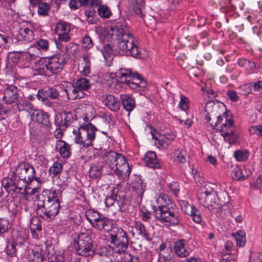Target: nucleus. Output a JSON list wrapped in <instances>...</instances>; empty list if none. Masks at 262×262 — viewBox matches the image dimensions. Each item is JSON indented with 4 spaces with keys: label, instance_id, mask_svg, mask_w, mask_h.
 <instances>
[{
    "label": "nucleus",
    "instance_id": "nucleus-1",
    "mask_svg": "<svg viewBox=\"0 0 262 262\" xmlns=\"http://www.w3.org/2000/svg\"><path fill=\"white\" fill-rule=\"evenodd\" d=\"M61 193L60 191L55 189L43 191L38 198L36 209L37 214L48 221L54 219L60 210L59 197Z\"/></svg>",
    "mask_w": 262,
    "mask_h": 262
},
{
    "label": "nucleus",
    "instance_id": "nucleus-2",
    "mask_svg": "<svg viewBox=\"0 0 262 262\" xmlns=\"http://www.w3.org/2000/svg\"><path fill=\"white\" fill-rule=\"evenodd\" d=\"M110 31L112 36L116 37L120 50L127 55L136 58L140 57V52L135 43V38L128 33L127 28L124 22H118L114 26L111 27Z\"/></svg>",
    "mask_w": 262,
    "mask_h": 262
},
{
    "label": "nucleus",
    "instance_id": "nucleus-3",
    "mask_svg": "<svg viewBox=\"0 0 262 262\" xmlns=\"http://www.w3.org/2000/svg\"><path fill=\"white\" fill-rule=\"evenodd\" d=\"M114 76L117 78L118 82L126 84L137 92L141 93L146 88V80L139 74L132 72L130 69H120L116 74H112L111 77L114 78Z\"/></svg>",
    "mask_w": 262,
    "mask_h": 262
},
{
    "label": "nucleus",
    "instance_id": "nucleus-4",
    "mask_svg": "<svg viewBox=\"0 0 262 262\" xmlns=\"http://www.w3.org/2000/svg\"><path fill=\"white\" fill-rule=\"evenodd\" d=\"M66 59L62 56H52L42 58L38 61L36 67L38 74L50 76L61 71Z\"/></svg>",
    "mask_w": 262,
    "mask_h": 262
},
{
    "label": "nucleus",
    "instance_id": "nucleus-5",
    "mask_svg": "<svg viewBox=\"0 0 262 262\" xmlns=\"http://www.w3.org/2000/svg\"><path fill=\"white\" fill-rule=\"evenodd\" d=\"M168 201H165L164 204L158 207H153L155 218L167 226L177 225L180 220L178 215L173 210V206L174 204L169 199Z\"/></svg>",
    "mask_w": 262,
    "mask_h": 262
},
{
    "label": "nucleus",
    "instance_id": "nucleus-6",
    "mask_svg": "<svg viewBox=\"0 0 262 262\" xmlns=\"http://www.w3.org/2000/svg\"><path fill=\"white\" fill-rule=\"evenodd\" d=\"M14 176L15 180L20 181L25 187L30 185L33 180L39 184L43 181L40 177L37 176L34 167L26 161H22L17 165L12 173V178H14Z\"/></svg>",
    "mask_w": 262,
    "mask_h": 262
},
{
    "label": "nucleus",
    "instance_id": "nucleus-7",
    "mask_svg": "<svg viewBox=\"0 0 262 262\" xmlns=\"http://www.w3.org/2000/svg\"><path fill=\"white\" fill-rule=\"evenodd\" d=\"M97 130L91 123L80 125L77 129L73 130L75 142L83 147L92 146L93 142L95 139V131Z\"/></svg>",
    "mask_w": 262,
    "mask_h": 262
},
{
    "label": "nucleus",
    "instance_id": "nucleus-8",
    "mask_svg": "<svg viewBox=\"0 0 262 262\" xmlns=\"http://www.w3.org/2000/svg\"><path fill=\"white\" fill-rule=\"evenodd\" d=\"M110 242L115 246L116 253L124 254L128 248L129 239L126 232L121 228L114 227L109 233Z\"/></svg>",
    "mask_w": 262,
    "mask_h": 262
},
{
    "label": "nucleus",
    "instance_id": "nucleus-9",
    "mask_svg": "<svg viewBox=\"0 0 262 262\" xmlns=\"http://www.w3.org/2000/svg\"><path fill=\"white\" fill-rule=\"evenodd\" d=\"M73 245L76 253L81 256H89L95 250L93 239L87 233L79 234L74 241Z\"/></svg>",
    "mask_w": 262,
    "mask_h": 262
},
{
    "label": "nucleus",
    "instance_id": "nucleus-10",
    "mask_svg": "<svg viewBox=\"0 0 262 262\" xmlns=\"http://www.w3.org/2000/svg\"><path fill=\"white\" fill-rule=\"evenodd\" d=\"M113 172L120 178L125 179L130 173V168L125 157L119 154Z\"/></svg>",
    "mask_w": 262,
    "mask_h": 262
},
{
    "label": "nucleus",
    "instance_id": "nucleus-11",
    "mask_svg": "<svg viewBox=\"0 0 262 262\" xmlns=\"http://www.w3.org/2000/svg\"><path fill=\"white\" fill-rule=\"evenodd\" d=\"M76 119V115L74 113L64 111L55 116L54 123L60 129H67Z\"/></svg>",
    "mask_w": 262,
    "mask_h": 262
},
{
    "label": "nucleus",
    "instance_id": "nucleus-12",
    "mask_svg": "<svg viewBox=\"0 0 262 262\" xmlns=\"http://www.w3.org/2000/svg\"><path fill=\"white\" fill-rule=\"evenodd\" d=\"M30 114L32 120L47 127H51L52 123L49 120V116L42 110L34 108L32 112H30Z\"/></svg>",
    "mask_w": 262,
    "mask_h": 262
},
{
    "label": "nucleus",
    "instance_id": "nucleus-13",
    "mask_svg": "<svg viewBox=\"0 0 262 262\" xmlns=\"http://www.w3.org/2000/svg\"><path fill=\"white\" fill-rule=\"evenodd\" d=\"M18 89L13 85H6L4 93L3 100L8 104L15 103L18 100Z\"/></svg>",
    "mask_w": 262,
    "mask_h": 262
},
{
    "label": "nucleus",
    "instance_id": "nucleus-14",
    "mask_svg": "<svg viewBox=\"0 0 262 262\" xmlns=\"http://www.w3.org/2000/svg\"><path fill=\"white\" fill-rule=\"evenodd\" d=\"M55 33L58 36V39L61 41H68L71 37L69 35L70 26L66 22L58 23L55 28Z\"/></svg>",
    "mask_w": 262,
    "mask_h": 262
},
{
    "label": "nucleus",
    "instance_id": "nucleus-15",
    "mask_svg": "<svg viewBox=\"0 0 262 262\" xmlns=\"http://www.w3.org/2000/svg\"><path fill=\"white\" fill-rule=\"evenodd\" d=\"M202 198H198L200 203L210 210H216L217 211L221 208V205L217 202V194L213 195L205 196L203 195Z\"/></svg>",
    "mask_w": 262,
    "mask_h": 262
},
{
    "label": "nucleus",
    "instance_id": "nucleus-16",
    "mask_svg": "<svg viewBox=\"0 0 262 262\" xmlns=\"http://www.w3.org/2000/svg\"><path fill=\"white\" fill-rule=\"evenodd\" d=\"M143 159L146 166L154 169L161 168L163 166V164L157 159L156 153L154 151L147 152Z\"/></svg>",
    "mask_w": 262,
    "mask_h": 262
},
{
    "label": "nucleus",
    "instance_id": "nucleus-17",
    "mask_svg": "<svg viewBox=\"0 0 262 262\" xmlns=\"http://www.w3.org/2000/svg\"><path fill=\"white\" fill-rule=\"evenodd\" d=\"M47 249V246L43 247L40 245H37L33 249L28 250V254L31 260L32 259H39L46 258V254Z\"/></svg>",
    "mask_w": 262,
    "mask_h": 262
},
{
    "label": "nucleus",
    "instance_id": "nucleus-18",
    "mask_svg": "<svg viewBox=\"0 0 262 262\" xmlns=\"http://www.w3.org/2000/svg\"><path fill=\"white\" fill-rule=\"evenodd\" d=\"M103 102L105 105L111 111L117 112L120 109V102L119 100L111 94H105L103 96Z\"/></svg>",
    "mask_w": 262,
    "mask_h": 262
},
{
    "label": "nucleus",
    "instance_id": "nucleus-19",
    "mask_svg": "<svg viewBox=\"0 0 262 262\" xmlns=\"http://www.w3.org/2000/svg\"><path fill=\"white\" fill-rule=\"evenodd\" d=\"M67 95L68 98L70 100H75L80 99L84 97V93L78 89L75 84L67 88L64 90Z\"/></svg>",
    "mask_w": 262,
    "mask_h": 262
},
{
    "label": "nucleus",
    "instance_id": "nucleus-20",
    "mask_svg": "<svg viewBox=\"0 0 262 262\" xmlns=\"http://www.w3.org/2000/svg\"><path fill=\"white\" fill-rule=\"evenodd\" d=\"M145 184H144L142 180L139 178L133 183L132 190L136 192L138 195L137 202L141 203L143 193L145 189Z\"/></svg>",
    "mask_w": 262,
    "mask_h": 262
},
{
    "label": "nucleus",
    "instance_id": "nucleus-21",
    "mask_svg": "<svg viewBox=\"0 0 262 262\" xmlns=\"http://www.w3.org/2000/svg\"><path fill=\"white\" fill-rule=\"evenodd\" d=\"M113 225L112 221L103 215L99 223L96 224L94 228L100 231L102 230L108 231L112 228Z\"/></svg>",
    "mask_w": 262,
    "mask_h": 262
},
{
    "label": "nucleus",
    "instance_id": "nucleus-22",
    "mask_svg": "<svg viewBox=\"0 0 262 262\" xmlns=\"http://www.w3.org/2000/svg\"><path fill=\"white\" fill-rule=\"evenodd\" d=\"M135 228L139 238L150 242L152 240L149 234L147 231L145 226L140 222H137L136 223Z\"/></svg>",
    "mask_w": 262,
    "mask_h": 262
},
{
    "label": "nucleus",
    "instance_id": "nucleus-23",
    "mask_svg": "<svg viewBox=\"0 0 262 262\" xmlns=\"http://www.w3.org/2000/svg\"><path fill=\"white\" fill-rule=\"evenodd\" d=\"M174 249L176 254L179 257H185L189 254V251L185 248L184 241L182 239L176 242Z\"/></svg>",
    "mask_w": 262,
    "mask_h": 262
},
{
    "label": "nucleus",
    "instance_id": "nucleus-24",
    "mask_svg": "<svg viewBox=\"0 0 262 262\" xmlns=\"http://www.w3.org/2000/svg\"><path fill=\"white\" fill-rule=\"evenodd\" d=\"M119 154L114 151H110L104 154V157L105 158V161L106 164L110 167V169L112 170L115 167V163L116 162Z\"/></svg>",
    "mask_w": 262,
    "mask_h": 262
},
{
    "label": "nucleus",
    "instance_id": "nucleus-25",
    "mask_svg": "<svg viewBox=\"0 0 262 262\" xmlns=\"http://www.w3.org/2000/svg\"><path fill=\"white\" fill-rule=\"evenodd\" d=\"M122 104L123 108L127 112H132L135 107L134 99L128 95L121 96Z\"/></svg>",
    "mask_w": 262,
    "mask_h": 262
},
{
    "label": "nucleus",
    "instance_id": "nucleus-26",
    "mask_svg": "<svg viewBox=\"0 0 262 262\" xmlns=\"http://www.w3.org/2000/svg\"><path fill=\"white\" fill-rule=\"evenodd\" d=\"M228 116V112H226L223 113V117L225 118L226 121V122L222 125V128L221 129V132H223L222 135L224 137L225 140H228V142L230 143L231 141L230 140L231 139L230 138V134H229L228 132H225L224 130V127L227 126H231L233 124V121L232 119L227 118Z\"/></svg>",
    "mask_w": 262,
    "mask_h": 262
},
{
    "label": "nucleus",
    "instance_id": "nucleus-27",
    "mask_svg": "<svg viewBox=\"0 0 262 262\" xmlns=\"http://www.w3.org/2000/svg\"><path fill=\"white\" fill-rule=\"evenodd\" d=\"M116 203L120 207H123L129 203V199L124 190H119L116 194H114Z\"/></svg>",
    "mask_w": 262,
    "mask_h": 262
},
{
    "label": "nucleus",
    "instance_id": "nucleus-28",
    "mask_svg": "<svg viewBox=\"0 0 262 262\" xmlns=\"http://www.w3.org/2000/svg\"><path fill=\"white\" fill-rule=\"evenodd\" d=\"M103 163L99 162L94 164L89 170L90 176L92 178H99L102 175Z\"/></svg>",
    "mask_w": 262,
    "mask_h": 262
},
{
    "label": "nucleus",
    "instance_id": "nucleus-29",
    "mask_svg": "<svg viewBox=\"0 0 262 262\" xmlns=\"http://www.w3.org/2000/svg\"><path fill=\"white\" fill-rule=\"evenodd\" d=\"M17 53H24V56L30 60H33L39 57L40 53V50L36 47L31 46L27 52L22 51L16 52Z\"/></svg>",
    "mask_w": 262,
    "mask_h": 262
},
{
    "label": "nucleus",
    "instance_id": "nucleus-30",
    "mask_svg": "<svg viewBox=\"0 0 262 262\" xmlns=\"http://www.w3.org/2000/svg\"><path fill=\"white\" fill-rule=\"evenodd\" d=\"M10 185L9 186V191L17 192L20 193V191L24 189L25 186H23V184L21 185V182L18 180H15V176L14 178L11 176V178L9 179Z\"/></svg>",
    "mask_w": 262,
    "mask_h": 262
},
{
    "label": "nucleus",
    "instance_id": "nucleus-31",
    "mask_svg": "<svg viewBox=\"0 0 262 262\" xmlns=\"http://www.w3.org/2000/svg\"><path fill=\"white\" fill-rule=\"evenodd\" d=\"M75 84L77 88L82 92L88 91L91 86V83L90 80L85 78H80L78 79L75 82Z\"/></svg>",
    "mask_w": 262,
    "mask_h": 262
},
{
    "label": "nucleus",
    "instance_id": "nucleus-32",
    "mask_svg": "<svg viewBox=\"0 0 262 262\" xmlns=\"http://www.w3.org/2000/svg\"><path fill=\"white\" fill-rule=\"evenodd\" d=\"M184 212L190 215L192 220L196 223H200L202 221L201 213L195 207H189L188 210H184Z\"/></svg>",
    "mask_w": 262,
    "mask_h": 262
},
{
    "label": "nucleus",
    "instance_id": "nucleus-33",
    "mask_svg": "<svg viewBox=\"0 0 262 262\" xmlns=\"http://www.w3.org/2000/svg\"><path fill=\"white\" fill-rule=\"evenodd\" d=\"M17 107L19 111H28L29 113L34 108V105L27 100L20 99L17 103Z\"/></svg>",
    "mask_w": 262,
    "mask_h": 262
},
{
    "label": "nucleus",
    "instance_id": "nucleus-34",
    "mask_svg": "<svg viewBox=\"0 0 262 262\" xmlns=\"http://www.w3.org/2000/svg\"><path fill=\"white\" fill-rule=\"evenodd\" d=\"M213 186V185L211 183L205 184L203 188L201 189V192L198 198H202V196H204L203 195H205V196L216 195L217 193L214 190Z\"/></svg>",
    "mask_w": 262,
    "mask_h": 262
},
{
    "label": "nucleus",
    "instance_id": "nucleus-35",
    "mask_svg": "<svg viewBox=\"0 0 262 262\" xmlns=\"http://www.w3.org/2000/svg\"><path fill=\"white\" fill-rule=\"evenodd\" d=\"M16 246L18 244L14 241H9L7 243L5 251L8 255L10 257H14L16 255Z\"/></svg>",
    "mask_w": 262,
    "mask_h": 262
},
{
    "label": "nucleus",
    "instance_id": "nucleus-36",
    "mask_svg": "<svg viewBox=\"0 0 262 262\" xmlns=\"http://www.w3.org/2000/svg\"><path fill=\"white\" fill-rule=\"evenodd\" d=\"M236 241V245L239 247H244L246 244V235L245 232L242 230L237 231L235 233H232Z\"/></svg>",
    "mask_w": 262,
    "mask_h": 262
},
{
    "label": "nucleus",
    "instance_id": "nucleus-37",
    "mask_svg": "<svg viewBox=\"0 0 262 262\" xmlns=\"http://www.w3.org/2000/svg\"><path fill=\"white\" fill-rule=\"evenodd\" d=\"M231 177L235 180L244 181L248 178V175L243 174L241 169L237 166H235L231 173Z\"/></svg>",
    "mask_w": 262,
    "mask_h": 262
},
{
    "label": "nucleus",
    "instance_id": "nucleus-38",
    "mask_svg": "<svg viewBox=\"0 0 262 262\" xmlns=\"http://www.w3.org/2000/svg\"><path fill=\"white\" fill-rule=\"evenodd\" d=\"M151 134L152 138L155 139L156 143H158L161 146H164V144L168 145L169 143V140L168 138H165L163 135H159V137L157 136V133L156 131L151 130Z\"/></svg>",
    "mask_w": 262,
    "mask_h": 262
},
{
    "label": "nucleus",
    "instance_id": "nucleus-39",
    "mask_svg": "<svg viewBox=\"0 0 262 262\" xmlns=\"http://www.w3.org/2000/svg\"><path fill=\"white\" fill-rule=\"evenodd\" d=\"M49 8V5L46 3L40 2L38 3V13L40 15H48Z\"/></svg>",
    "mask_w": 262,
    "mask_h": 262
},
{
    "label": "nucleus",
    "instance_id": "nucleus-40",
    "mask_svg": "<svg viewBox=\"0 0 262 262\" xmlns=\"http://www.w3.org/2000/svg\"><path fill=\"white\" fill-rule=\"evenodd\" d=\"M99 15L103 18H108L111 15V12L106 5H101L98 8Z\"/></svg>",
    "mask_w": 262,
    "mask_h": 262
},
{
    "label": "nucleus",
    "instance_id": "nucleus-41",
    "mask_svg": "<svg viewBox=\"0 0 262 262\" xmlns=\"http://www.w3.org/2000/svg\"><path fill=\"white\" fill-rule=\"evenodd\" d=\"M20 33L24 40L27 42L31 41L34 38L33 31L28 28L22 30Z\"/></svg>",
    "mask_w": 262,
    "mask_h": 262
},
{
    "label": "nucleus",
    "instance_id": "nucleus-42",
    "mask_svg": "<svg viewBox=\"0 0 262 262\" xmlns=\"http://www.w3.org/2000/svg\"><path fill=\"white\" fill-rule=\"evenodd\" d=\"M252 83L242 85L239 87V93L241 95L247 96L249 94L252 93Z\"/></svg>",
    "mask_w": 262,
    "mask_h": 262
},
{
    "label": "nucleus",
    "instance_id": "nucleus-43",
    "mask_svg": "<svg viewBox=\"0 0 262 262\" xmlns=\"http://www.w3.org/2000/svg\"><path fill=\"white\" fill-rule=\"evenodd\" d=\"M104 57L107 59L113 54V46L110 43L104 44L103 49H102Z\"/></svg>",
    "mask_w": 262,
    "mask_h": 262
},
{
    "label": "nucleus",
    "instance_id": "nucleus-44",
    "mask_svg": "<svg viewBox=\"0 0 262 262\" xmlns=\"http://www.w3.org/2000/svg\"><path fill=\"white\" fill-rule=\"evenodd\" d=\"M62 168V166L61 164L58 162H54L53 165L50 168L49 172L55 177L61 171Z\"/></svg>",
    "mask_w": 262,
    "mask_h": 262
},
{
    "label": "nucleus",
    "instance_id": "nucleus-45",
    "mask_svg": "<svg viewBox=\"0 0 262 262\" xmlns=\"http://www.w3.org/2000/svg\"><path fill=\"white\" fill-rule=\"evenodd\" d=\"M34 47H36L39 50L42 49L46 51L49 48V42L47 40L40 39L39 40L35 41Z\"/></svg>",
    "mask_w": 262,
    "mask_h": 262
},
{
    "label": "nucleus",
    "instance_id": "nucleus-46",
    "mask_svg": "<svg viewBox=\"0 0 262 262\" xmlns=\"http://www.w3.org/2000/svg\"><path fill=\"white\" fill-rule=\"evenodd\" d=\"M83 60L85 62L84 66L83 69V74L85 76L88 75L91 72V62L89 57L84 55L83 56Z\"/></svg>",
    "mask_w": 262,
    "mask_h": 262
},
{
    "label": "nucleus",
    "instance_id": "nucleus-47",
    "mask_svg": "<svg viewBox=\"0 0 262 262\" xmlns=\"http://www.w3.org/2000/svg\"><path fill=\"white\" fill-rule=\"evenodd\" d=\"M31 230H33V233H35L36 231H41L42 227L39 223V221L37 218L33 219L30 225Z\"/></svg>",
    "mask_w": 262,
    "mask_h": 262
},
{
    "label": "nucleus",
    "instance_id": "nucleus-48",
    "mask_svg": "<svg viewBox=\"0 0 262 262\" xmlns=\"http://www.w3.org/2000/svg\"><path fill=\"white\" fill-rule=\"evenodd\" d=\"M37 99L42 102H45L48 100L49 95L47 89L39 90L36 95Z\"/></svg>",
    "mask_w": 262,
    "mask_h": 262
},
{
    "label": "nucleus",
    "instance_id": "nucleus-49",
    "mask_svg": "<svg viewBox=\"0 0 262 262\" xmlns=\"http://www.w3.org/2000/svg\"><path fill=\"white\" fill-rule=\"evenodd\" d=\"M174 155L176 158L174 161L179 163H184L186 161L185 152L184 151H180L179 149L175 151Z\"/></svg>",
    "mask_w": 262,
    "mask_h": 262
},
{
    "label": "nucleus",
    "instance_id": "nucleus-50",
    "mask_svg": "<svg viewBox=\"0 0 262 262\" xmlns=\"http://www.w3.org/2000/svg\"><path fill=\"white\" fill-rule=\"evenodd\" d=\"M59 152L61 156L64 158H69L71 154L69 148L65 142H63V144L59 147Z\"/></svg>",
    "mask_w": 262,
    "mask_h": 262
},
{
    "label": "nucleus",
    "instance_id": "nucleus-51",
    "mask_svg": "<svg viewBox=\"0 0 262 262\" xmlns=\"http://www.w3.org/2000/svg\"><path fill=\"white\" fill-rule=\"evenodd\" d=\"M235 158L239 161H245L248 158V154L247 151H236L234 153Z\"/></svg>",
    "mask_w": 262,
    "mask_h": 262
},
{
    "label": "nucleus",
    "instance_id": "nucleus-52",
    "mask_svg": "<svg viewBox=\"0 0 262 262\" xmlns=\"http://www.w3.org/2000/svg\"><path fill=\"white\" fill-rule=\"evenodd\" d=\"M47 89L49 98L52 99H57L59 96V92L58 89L54 88H49Z\"/></svg>",
    "mask_w": 262,
    "mask_h": 262
},
{
    "label": "nucleus",
    "instance_id": "nucleus-53",
    "mask_svg": "<svg viewBox=\"0 0 262 262\" xmlns=\"http://www.w3.org/2000/svg\"><path fill=\"white\" fill-rule=\"evenodd\" d=\"M188 99L184 95H181V100L179 102V106L180 108L183 111H186L188 108Z\"/></svg>",
    "mask_w": 262,
    "mask_h": 262
},
{
    "label": "nucleus",
    "instance_id": "nucleus-54",
    "mask_svg": "<svg viewBox=\"0 0 262 262\" xmlns=\"http://www.w3.org/2000/svg\"><path fill=\"white\" fill-rule=\"evenodd\" d=\"M82 47L85 49H89L93 46L92 39L88 36H85L82 41Z\"/></svg>",
    "mask_w": 262,
    "mask_h": 262
},
{
    "label": "nucleus",
    "instance_id": "nucleus-55",
    "mask_svg": "<svg viewBox=\"0 0 262 262\" xmlns=\"http://www.w3.org/2000/svg\"><path fill=\"white\" fill-rule=\"evenodd\" d=\"M249 131L251 134H256L258 136H262V125L252 126L249 129Z\"/></svg>",
    "mask_w": 262,
    "mask_h": 262
},
{
    "label": "nucleus",
    "instance_id": "nucleus-56",
    "mask_svg": "<svg viewBox=\"0 0 262 262\" xmlns=\"http://www.w3.org/2000/svg\"><path fill=\"white\" fill-rule=\"evenodd\" d=\"M116 202L115 197L114 193H112L110 195L107 196L105 200V204L107 207H110L114 205Z\"/></svg>",
    "mask_w": 262,
    "mask_h": 262
},
{
    "label": "nucleus",
    "instance_id": "nucleus-57",
    "mask_svg": "<svg viewBox=\"0 0 262 262\" xmlns=\"http://www.w3.org/2000/svg\"><path fill=\"white\" fill-rule=\"evenodd\" d=\"M99 214L100 213L96 211L90 210L86 212V218L89 223H90L91 221H93L92 219H94L95 217L98 216Z\"/></svg>",
    "mask_w": 262,
    "mask_h": 262
},
{
    "label": "nucleus",
    "instance_id": "nucleus-58",
    "mask_svg": "<svg viewBox=\"0 0 262 262\" xmlns=\"http://www.w3.org/2000/svg\"><path fill=\"white\" fill-rule=\"evenodd\" d=\"M235 256L231 253H226L223 255L222 262H234Z\"/></svg>",
    "mask_w": 262,
    "mask_h": 262
},
{
    "label": "nucleus",
    "instance_id": "nucleus-59",
    "mask_svg": "<svg viewBox=\"0 0 262 262\" xmlns=\"http://www.w3.org/2000/svg\"><path fill=\"white\" fill-rule=\"evenodd\" d=\"M227 95L230 100L233 102H236L238 100V96L235 91L229 90L227 92Z\"/></svg>",
    "mask_w": 262,
    "mask_h": 262
},
{
    "label": "nucleus",
    "instance_id": "nucleus-60",
    "mask_svg": "<svg viewBox=\"0 0 262 262\" xmlns=\"http://www.w3.org/2000/svg\"><path fill=\"white\" fill-rule=\"evenodd\" d=\"M69 6L71 9L74 10H76L81 7L79 0H71Z\"/></svg>",
    "mask_w": 262,
    "mask_h": 262
},
{
    "label": "nucleus",
    "instance_id": "nucleus-61",
    "mask_svg": "<svg viewBox=\"0 0 262 262\" xmlns=\"http://www.w3.org/2000/svg\"><path fill=\"white\" fill-rule=\"evenodd\" d=\"M170 256H165L161 253L159 254L158 262H170Z\"/></svg>",
    "mask_w": 262,
    "mask_h": 262
},
{
    "label": "nucleus",
    "instance_id": "nucleus-62",
    "mask_svg": "<svg viewBox=\"0 0 262 262\" xmlns=\"http://www.w3.org/2000/svg\"><path fill=\"white\" fill-rule=\"evenodd\" d=\"M142 220L144 221H148L150 219V213L147 210H142L141 211Z\"/></svg>",
    "mask_w": 262,
    "mask_h": 262
},
{
    "label": "nucleus",
    "instance_id": "nucleus-63",
    "mask_svg": "<svg viewBox=\"0 0 262 262\" xmlns=\"http://www.w3.org/2000/svg\"><path fill=\"white\" fill-rule=\"evenodd\" d=\"M252 87L255 92H260L262 90V80L252 83Z\"/></svg>",
    "mask_w": 262,
    "mask_h": 262
},
{
    "label": "nucleus",
    "instance_id": "nucleus-64",
    "mask_svg": "<svg viewBox=\"0 0 262 262\" xmlns=\"http://www.w3.org/2000/svg\"><path fill=\"white\" fill-rule=\"evenodd\" d=\"M80 4L81 6H92L94 3V0H79Z\"/></svg>",
    "mask_w": 262,
    "mask_h": 262
}]
</instances>
